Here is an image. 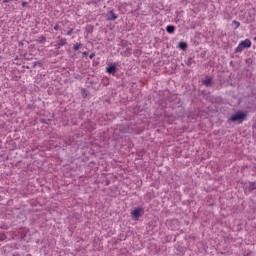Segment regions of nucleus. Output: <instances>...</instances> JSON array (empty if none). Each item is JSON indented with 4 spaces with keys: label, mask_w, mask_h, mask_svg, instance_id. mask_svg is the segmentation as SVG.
Listing matches in <instances>:
<instances>
[{
    "label": "nucleus",
    "mask_w": 256,
    "mask_h": 256,
    "mask_svg": "<svg viewBox=\"0 0 256 256\" xmlns=\"http://www.w3.org/2000/svg\"><path fill=\"white\" fill-rule=\"evenodd\" d=\"M179 48H180V49H183V50H184V49H187V43H185V42H180V43H179Z\"/></svg>",
    "instance_id": "nucleus-11"
},
{
    "label": "nucleus",
    "mask_w": 256,
    "mask_h": 256,
    "mask_svg": "<svg viewBox=\"0 0 256 256\" xmlns=\"http://www.w3.org/2000/svg\"><path fill=\"white\" fill-rule=\"evenodd\" d=\"M109 15V21H115V19H117V14H115L113 10H110Z\"/></svg>",
    "instance_id": "nucleus-6"
},
{
    "label": "nucleus",
    "mask_w": 256,
    "mask_h": 256,
    "mask_svg": "<svg viewBox=\"0 0 256 256\" xmlns=\"http://www.w3.org/2000/svg\"><path fill=\"white\" fill-rule=\"evenodd\" d=\"M233 25H235V29H239V27H241V23L238 22L237 20H233Z\"/></svg>",
    "instance_id": "nucleus-10"
},
{
    "label": "nucleus",
    "mask_w": 256,
    "mask_h": 256,
    "mask_svg": "<svg viewBox=\"0 0 256 256\" xmlns=\"http://www.w3.org/2000/svg\"><path fill=\"white\" fill-rule=\"evenodd\" d=\"M203 84H204L206 87H209V85H211V80H210V78H207V79L203 80Z\"/></svg>",
    "instance_id": "nucleus-9"
},
{
    "label": "nucleus",
    "mask_w": 256,
    "mask_h": 256,
    "mask_svg": "<svg viewBox=\"0 0 256 256\" xmlns=\"http://www.w3.org/2000/svg\"><path fill=\"white\" fill-rule=\"evenodd\" d=\"M73 33V29H70L68 32H67V35H72Z\"/></svg>",
    "instance_id": "nucleus-15"
},
{
    "label": "nucleus",
    "mask_w": 256,
    "mask_h": 256,
    "mask_svg": "<svg viewBox=\"0 0 256 256\" xmlns=\"http://www.w3.org/2000/svg\"><path fill=\"white\" fill-rule=\"evenodd\" d=\"M80 47H81V44L76 43V44H74L73 49H74V51H79Z\"/></svg>",
    "instance_id": "nucleus-12"
},
{
    "label": "nucleus",
    "mask_w": 256,
    "mask_h": 256,
    "mask_svg": "<svg viewBox=\"0 0 256 256\" xmlns=\"http://www.w3.org/2000/svg\"><path fill=\"white\" fill-rule=\"evenodd\" d=\"M191 64V58L188 60V65H190Z\"/></svg>",
    "instance_id": "nucleus-18"
},
{
    "label": "nucleus",
    "mask_w": 256,
    "mask_h": 256,
    "mask_svg": "<svg viewBox=\"0 0 256 256\" xmlns=\"http://www.w3.org/2000/svg\"><path fill=\"white\" fill-rule=\"evenodd\" d=\"M167 33H175V26L169 25L166 27Z\"/></svg>",
    "instance_id": "nucleus-7"
},
{
    "label": "nucleus",
    "mask_w": 256,
    "mask_h": 256,
    "mask_svg": "<svg viewBox=\"0 0 256 256\" xmlns=\"http://www.w3.org/2000/svg\"><path fill=\"white\" fill-rule=\"evenodd\" d=\"M11 0H3V3H9Z\"/></svg>",
    "instance_id": "nucleus-17"
},
{
    "label": "nucleus",
    "mask_w": 256,
    "mask_h": 256,
    "mask_svg": "<svg viewBox=\"0 0 256 256\" xmlns=\"http://www.w3.org/2000/svg\"><path fill=\"white\" fill-rule=\"evenodd\" d=\"M27 5V2H22V7H25Z\"/></svg>",
    "instance_id": "nucleus-16"
},
{
    "label": "nucleus",
    "mask_w": 256,
    "mask_h": 256,
    "mask_svg": "<svg viewBox=\"0 0 256 256\" xmlns=\"http://www.w3.org/2000/svg\"><path fill=\"white\" fill-rule=\"evenodd\" d=\"M106 71L109 73V75H115V73H117V66L115 65L108 66L106 68Z\"/></svg>",
    "instance_id": "nucleus-4"
},
{
    "label": "nucleus",
    "mask_w": 256,
    "mask_h": 256,
    "mask_svg": "<svg viewBox=\"0 0 256 256\" xmlns=\"http://www.w3.org/2000/svg\"><path fill=\"white\" fill-rule=\"evenodd\" d=\"M93 57H95V53H91V54L89 55V59H93Z\"/></svg>",
    "instance_id": "nucleus-14"
},
{
    "label": "nucleus",
    "mask_w": 256,
    "mask_h": 256,
    "mask_svg": "<svg viewBox=\"0 0 256 256\" xmlns=\"http://www.w3.org/2000/svg\"><path fill=\"white\" fill-rule=\"evenodd\" d=\"M83 55H87V52H83Z\"/></svg>",
    "instance_id": "nucleus-19"
},
{
    "label": "nucleus",
    "mask_w": 256,
    "mask_h": 256,
    "mask_svg": "<svg viewBox=\"0 0 256 256\" xmlns=\"http://www.w3.org/2000/svg\"><path fill=\"white\" fill-rule=\"evenodd\" d=\"M244 120H245V113L243 112H237L229 118V121H233V122L239 121L240 123H243Z\"/></svg>",
    "instance_id": "nucleus-2"
},
{
    "label": "nucleus",
    "mask_w": 256,
    "mask_h": 256,
    "mask_svg": "<svg viewBox=\"0 0 256 256\" xmlns=\"http://www.w3.org/2000/svg\"><path fill=\"white\" fill-rule=\"evenodd\" d=\"M64 45H67V39L62 38L56 45V49H61V47H64Z\"/></svg>",
    "instance_id": "nucleus-5"
},
{
    "label": "nucleus",
    "mask_w": 256,
    "mask_h": 256,
    "mask_svg": "<svg viewBox=\"0 0 256 256\" xmlns=\"http://www.w3.org/2000/svg\"><path fill=\"white\" fill-rule=\"evenodd\" d=\"M251 47V40L245 39L244 41H241L239 45L236 47L235 52L236 53H241L243 49H249Z\"/></svg>",
    "instance_id": "nucleus-1"
},
{
    "label": "nucleus",
    "mask_w": 256,
    "mask_h": 256,
    "mask_svg": "<svg viewBox=\"0 0 256 256\" xmlns=\"http://www.w3.org/2000/svg\"><path fill=\"white\" fill-rule=\"evenodd\" d=\"M249 191H255L256 189V182H251L248 186Z\"/></svg>",
    "instance_id": "nucleus-8"
},
{
    "label": "nucleus",
    "mask_w": 256,
    "mask_h": 256,
    "mask_svg": "<svg viewBox=\"0 0 256 256\" xmlns=\"http://www.w3.org/2000/svg\"><path fill=\"white\" fill-rule=\"evenodd\" d=\"M54 31H59V24H56V25L54 26Z\"/></svg>",
    "instance_id": "nucleus-13"
},
{
    "label": "nucleus",
    "mask_w": 256,
    "mask_h": 256,
    "mask_svg": "<svg viewBox=\"0 0 256 256\" xmlns=\"http://www.w3.org/2000/svg\"><path fill=\"white\" fill-rule=\"evenodd\" d=\"M132 218L137 221L141 215H143V208H136L131 212Z\"/></svg>",
    "instance_id": "nucleus-3"
}]
</instances>
